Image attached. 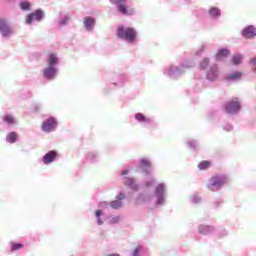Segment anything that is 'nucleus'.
<instances>
[{
    "label": "nucleus",
    "mask_w": 256,
    "mask_h": 256,
    "mask_svg": "<svg viewBox=\"0 0 256 256\" xmlns=\"http://www.w3.org/2000/svg\"><path fill=\"white\" fill-rule=\"evenodd\" d=\"M118 39L126 41L129 45H136L138 41V33L134 27H126L125 25H118L116 30Z\"/></svg>",
    "instance_id": "f257e3e1"
},
{
    "label": "nucleus",
    "mask_w": 256,
    "mask_h": 256,
    "mask_svg": "<svg viewBox=\"0 0 256 256\" xmlns=\"http://www.w3.org/2000/svg\"><path fill=\"white\" fill-rule=\"evenodd\" d=\"M194 65V61H184L181 66L170 64V66H167V68L164 69V75L169 76V78L172 79H177L184 75L185 69H190V67H194Z\"/></svg>",
    "instance_id": "f03ea898"
},
{
    "label": "nucleus",
    "mask_w": 256,
    "mask_h": 256,
    "mask_svg": "<svg viewBox=\"0 0 256 256\" xmlns=\"http://www.w3.org/2000/svg\"><path fill=\"white\" fill-rule=\"evenodd\" d=\"M168 200V188L167 184L161 182L157 184L154 189V204L156 207H162V205H166Z\"/></svg>",
    "instance_id": "7ed1b4c3"
},
{
    "label": "nucleus",
    "mask_w": 256,
    "mask_h": 256,
    "mask_svg": "<svg viewBox=\"0 0 256 256\" xmlns=\"http://www.w3.org/2000/svg\"><path fill=\"white\" fill-rule=\"evenodd\" d=\"M227 182H229V178L224 174L212 176L207 185V189L210 190V192H218Z\"/></svg>",
    "instance_id": "20e7f679"
},
{
    "label": "nucleus",
    "mask_w": 256,
    "mask_h": 256,
    "mask_svg": "<svg viewBox=\"0 0 256 256\" xmlns=\"http://www.w3.org/2000/svg\"><path fill=\"white\" fill-rule=\"evenodd\" d=\"M128 174H129L128 169H124L122 170V172H120V176L122 177V183L124 184V186H127L128 188H130V190H133L134 192H138L140 188L139 184L135 182L134 178H131L130 176H128Z\"/></svg>",
    "instance_id": "39448f33"
},
{
    "label": "nucleus",
    "mask_w": 256,
    "mask_h": 256,
    "mask_svg": "<svg viewBox=\"0 0 256 256\" xmlns=\"http://www.w3.org/2000/svg\"><path fill=\"white\" fill-rule=\"evenodd\" d=\"M242 108V102L239 98H232L225 104V111L227 114H237Z\"/></svg>",
    "instance_id": "423d86ee"
},
{
    "label": "nucleus",
    "mask_w": 256,
    "mask_h": 256,
    "mask_svg": "<svg viewBox=\"0 0 256 256\" xmlns=\"http://www.w3.org/2000/svg\"><path fill=\"white\" fill-rule=\"evenodd\" d=\"M0 33L4 38L10 37L14 33L11 23L6 17H1L0 19Z\"/></svg>",
    "instance_id": "0eeeda50"
},
{
    "label": "nucleus",
    "mask_w": 256,
    "mask_h": 256,
    "mask_svg": "<svg viewBox=\"0 0 256 256\" xmlns=\"http://www.w3.org/2000/svg\"><path fill=\"white\" fill-rule=\"evenodd\" d=\"M45 19V13L42 9H36L32 13H29L26 17V24L32 25L33 21L41 22Z\"/></svg>",
    "instance_id": "6e6552de"
},
{
    "label": "nucleus",
    "mask_w": 256,
    "mask_h": 256,
    "mask_svg": "<svg viewBox=\"0 0 256 256\" xmlns=\"http://www.w3.org/2000/svg\"><path fill=\"white\" fill-rule=\"evenodd\" d=\"M47 64L46 68L43 70V76L46 78V80H54L56 76L58 75V68H52L50 58L48 56L47 58Z\"/></svg>",
    "instance_id": "1a4fd4ad"
},
{
    "label": "nucleus",
    "mask_w": 256,
    "mask_h": 256,
    "mask_svg": "<svg viewBox=\"0 0 256 256\" xmlns=\"http://www.w3.org/2000/svg\"><path fill=\"white\" fill-rule=\"evenodd\" d=\"M57 126V119L54 116H50V118H46L42 123V130L43 132H53L56 130Z\"/></svg>",
    "instance_id": "9d476101"
},
{
    "label": "nucleus",
    "mask_w": 256,
    "mask_h": 256,
    "mask_svg": "<svg viewBox=\"0 0 256 256\" xmlns=\"http://www.w3.org/2000/svg\"><path fill=\"white\" fill-rule=\"evenodd\" d=\"M137 164L143 174L146 176L151 174L152 162L149 158H140V160L137 161Z\"/></svg>",
    "instance_id": "9b49d317"
},
{
    "label": "nucleus",
    "mask_w": 256,
    "mask_h": 256,
    "mask_svg": "<svg viewBox=\"0 0 256 256\" xmlns=\"http://www.w3.org/2000/svg\"><path fill=\"white\" fill-rule=\"evenodd\" d=\"M218 76H219L218 64H211V66L209 67V69L206 72L207 80L214 82L215 80H217Z\"/></svg>",
    "instance_id": "f8f14e48"
},
{
    "label": "nucleus",
    "mask_w": 256,
    "mask_h": 256,
    "mask_svg": "<svg viewBox=\"0 0 256 256\" xmlns=\"http://www.w3.org/2000/svg\"><path fill=\"white\" fill-rule=\"evenodd\" d=\"M135 120L139 122V124H142V126L144 127H148L153 124V118H151L150 116H145L143 112H137L135 114Z\"/></svg>",
    "instance_id": "ddd939ff"
},
{
    "label": "nucleus",
    "mask_w": 256,
    "mask_h": 256,
    "mask_svg": "<svg viewBox=\"0 0 256 256\" xmlns=\"http://www.w3.org/2000/svg\"><path fill=\"white\" fill-rule=\"evenodd\" d=\"M242 37L245 39H254L256 37V27L254 25H247L241 31Z\"/></svg>",
    "instance_id": "4468645a"
},
{
    "label": "nucleus",
    "mask_w": 256,
    "mask_h": 256,
    "mask_svg": "<svg viewBox=\"0 0 256 256\" xmlns=\"http://www.w3.org/2000/svg\"><path fill=\"white\" fill-rule=\"evenodd\" d=\"M57 156V150H49V152H46V154H44L42 162H44V164H52L53 162H55Z\"/></svg>",
    "instance_id": "2eb2a0df"
},
{
    "label": "nucleus",
    "mask_w": 256,
    "mask_h": 256,
    "mask_svg": "<svg viewBox=\"0 0 256 256\" xmlns=\"http://www.w3.org/2000/svg\"><path fill=\"white\" fill-rule=\"evenodd\" d=\"M125 198L124 192H120V194L116 196V200L110 202V207H112V209H120V207H123V200H125Z\"/></svg>",
    "instance_id": "dca6fc26"
},
{
    "label": "nucleus",
    "mask_w": 256,
    "mask_h": 256,
    "mask_svg": "<svg viewBox=\"0 0 256 256\" xmlns=\"http://www.w3.org/2000/svg\"><path fill=\"white\" fill-rule=\"evenodd\" d=\"M83 25L86 31L91 32L94 31L96 25L95 17H84Z\"/></svg>",
    "instance_id": "f3484780"
},
{
    "label": "nucleus",
    "mask_w": 256,
    "mask_h": 256,
    "mask_svg": "<svg viewBox=\"0 0 256 256\" xmlns=\"http://www.w3.org/2000/svg\"><path fill=\"white\" fill-rule=\"evenodd\" d=\"M100 160L99 152L91 151L86 153V162L89 164H97Z\"/></svg>",
    "instance_id": "a211bd4d"
},
{
    "label": "nucleus",
    "mask_w": 256,
    "mask_h": 256,
    "mask_svg": "<svg viewBox=\"0 0 256 256\" xmlns=\"http://www.w3.org/2000/svg\"><path fill=\"white\" fill-rule=\"evenodd\" d=\"M208 15L211 19L218 20L222 15V11L219 7L213 6L208 9Z\"/></svg>",
    "instance_id": "6ab92c4d"
},
{
    "label": "nucleus",
    "mask_w": 256,
    "mask_h": 256,
    "mask_svg": "<svg viewBox=\"0 0 256 256\" xmlns=\"http://www.w3.org/2000/svg\"><path fill=\"white\" fill-rule=\"evenodd\" d=\"M126 80H127V74H116L113 77L112 85L113 86H123V84H125Z\"/></svg>",
    "instance_id": "aec40b11"
},
{
    "label": "nucleus",
    "mask_w": 256,
    "mask_h": 256,
    "mask_svg": "<svg viewBox=\"0 0 256 256\" xmlns=\"http://www.w3.org/2000/svg\"><path fill=\"white\" fill-rule=\"evenodd\" d=\"M213 231H215V227H213V225H198V232L202 233L203 235H210V233H213Z\"/></svg>",
    "instance_id": "412c9836"
},
{
    "label": "nucleus",
    "mask_w": 256,
    "mask_h": 256,
    "mask_svg": "<svg viewBox=\"0 0 256 256\" xmlns=\"http://www.w3.org/2000/svg\"><path fill=\"white\" fill-rule=\"evenodd\" d=\"M147 249L144 245H137L131 252V256H146Z\"/></svg>",
    "instance_id": "4be33fe9"
},
{
    "label": "nucleus",
    "mask_w": 256,
    "mask_h": 256,
    "mask_svg": "<svg viewBox=\"0 0 256 256\" xmlns=\"http://www.w3.org/2000/svg\"><path fill=\"white\" fill-rule=\"evenodd\" d=\"M52 69H58V65H60V59L56 53H50L48 55Z\"/></svg>",
    "instance_id": "5701e85b"
},
{
    "label": "nucleus",
    "mask_w": 256,
    "mask_h": 256,
    "mask_svg": "<svg viewBox=\"0 0 256 256\" xmlns=\"http://www.w3.org/2000/svg\"><path fill=\"white\" fill-rule=\"evenodd\" d=\"M3 121L6 122L8 126H13L14 124H17V118H15L13 114H5V116H3Z\"/></svg>",
    "instance_id": "b1692460"
},
{
    "label": "nucleus",
    "mask_w": 256,
    "mask_h": 256,
    "mask_svg": "<svg viewBox=\"0 0 256 256\" xmlns=\"http://www.w3.org/2000/svg\"><path fill=\"white\" fill-rule=\"evenodd\" d=\"M95 218L97 225H103L104 223V212L99 208L98 210H95Z\"/></svg>",
    "instance_id": "393cba45"
},
{
    "label": "nucleus",
    "mask_w": 256,
    "mask_h": 256,
    "mask_svg": "<svg viewBox=\"0 0 256 256\" xmlns=\"http://www.w3.org/2000/svg\"><path fill=\"white\" fill-rule=\"evenodd\" d=\"M19 7H20L21 11H31L32 3H31V1L23 0V1H20Z\"/></svg>",
    "instance_id": "a878e982"
},
{
    "label": "nucleus",
    "mask_w": 256,
    "mask_h": 256,
    "mask_svg": "<svg viewBox=\"0 0 256 256\" xmlns=\"http://www.w3.org/2000/svg\"><path fill=\"white\" fill-rule=\"evenodd\" d=\"M229 55H230L229 49H226V48L219 49L216 55V61H221L223 57H229Z\"/></svg>",
    "instance_id": "bb28decb"
},
{
    "label": "nucleus",
    "mask_w": 256,
    "mask_h": 256,
    "mask_svg": "<svg viewBox=\"0 0 256 256\" xmlns=\"http://www.w3.org/2000/svg\"><path fill=\"white\" fill-rule=\"evenodd\" d=\"M242 77V72L240 70H235V72H230L226 75V80H239Z\"/></svg>",
    "instance_id": "cd10ccee"
},
{
    "label": "nucleus",
    "mask_w": 256,
    "mask_h": 256,
    "mask_svg": "<svg viewBox=\"0 0 256 256\" xmlns=\"http://www.w3.org/2000/svg\"><path fill=\"white\" fill-rule=\"evenodd\" d=\"M137 202L148 204L149 202H151V196H149L148 194H138Z\"/></svg>",
    "instance_id": "c85d7f7f"
},
{
    "label": "nucleus",
    "mask_w": 256,
    "mask_h": 256,
    "mask_svg": "<svg viewBox=\"0 0 256 256\" xmlns=\"http://www.w3.org/2000/svg\"><path fill=\"white\" fill-rule=\"evenodd\" d=\"M6 141L9 142L10 144H14L15 142H17L16 132H9L6 136Z\"/></svg>",
    "instance_id": "c756f323"
},
{
    "label": "nucleus",
    "mask_w": 256,
    "mask_h": 256,
    "mask_svg": "<svg viewBox=\"0 0 256 256\" xmlns=\"http://www.w3.org/2000/svg\"><path fill=\"white\" fill-rule=\"evenodd\" d=\"M187 146H188V148H190L191 150H198V148H199V142H198V140H188Z\"/></svg>",
    "instance_id": "7c9ffc66"
},
{
    "label": "nucleus",
    "mask_w": 256,
    "mask_h": 256,
    "mask_svg": "<svg viewBox=\"0 0 256 256\" xmlns=\"http://www.w3.org/2000/svg\"><path fill=\"white\" fill-rule=\"evenodd\" d=\"M69 21H70L69 15H64L63 17H60L58 21V25L59 27H64L65 25H67V23H69Z\"/></svg>",
    "instance_id": "2f4dec72"
},
{
    "label": "nucleus",
    "mask_w": 256,
    "mask_h": 256,
    "mask_svg": "<svg viewBox=\"0 0 256 256\" xmlns=\"http://www.w3.org/2000/svg\"><path fill=\"white\" fill-rule=\"evenodd\" d=\"M210 166L211 162H209L208 160H203L198 164L199 170H207L208 168H210Z\"/></svg>",
    "instance_id": "473e14b6"
},
{
    "label": "nucleus",
    "mask_w": 256,
    "mask_h": 256,
    "mask_svg": "<svg viewBox=\"0 0 256 256\" xmlns=\"http://www.w3.org/2000/svg\"><path fill=\"white\" fill-rule=\"evenodd\" d=\"M210 65V59L208 57H205L201 62H200V69L202 71H205L207 67Z\"/></svg>",
    "instance_id": "72a5a7b5"
},
{
    "label": "nucleus",
    "mask_w": 256,
    "mask_h": 256,
    "mask_svg": "<svg viewBox=\"0 0 256 256\" xmlns=\"http://www.w3.org/2000/svg\"><path fill=\"white\" fill-rule=\"evenodd\" d=\"M242 61H243L242 55H234V57H232L233 65H240V63H242Z\"/></svg>",
    "instance_id": "f704fd0d"
},
{
    "label": "nucleus",
    "mask_w": 256,
    "mask_h": 256,
    "mask_svg": "<svg viewBox=\"0 0 256 256\" xmlns=\"http://www.w3.org/2000/svg\"><path fill=\"white\" fill-rule=\"evenodd\" d=\"M23 247H24L23 243H15V242L11 243V251H17L19 249H22Z\"/></svg>",
    "instance_id": "c9c22d12"
},
{
    "label": "nucleus",
    "mask_w": 256,
    "mask_h": 256,
    "mask_svg": "<svg viewBox=\"0 0 256 256\" xmlns=\"http://www.w3.org/2000/svg\"><path fill=\"white\" fill-rule=\"evenodd\" d=\"M191 202L192 204H201L202 198L198 194H195L194 196H192Z\"/></svg>",
    "instance_id": "e433bc0d"
},
{
    "label": "nucleus",
    "mask_w": 256,
    "mask_h": 256,
    "mask_svg": "<svg viewBox=\"0 0 256 256\" xmlns=\"http://www.w3.org/2000/svg\"><path fill=\"white\" fill-rule=\"evenodd\" d=\"M155 184H157V180H155V178H151V180H147V182H145L146 188H151V186H154Z\"/></svg>",
    "instance_id": "4c0bfd02"
},
{
    "label": "nucleus",
    "mask_w": 256,
    "mask_h": 256,
    "mask_svg": "<svg viewBox=\"0 0 256 256\" xmlns=\"http://www.w3.org/2000/svg\"><path fill=\"white\" fill-rule=\"evenodd\" d=\"M207 47L206 45H202L197 51H196V55L198 57H200L203 53H205Z\"/></svg>",
    "instance_id": "58836bf2"
},
{
    "label": "nucleus",
    "mask_w": 256,
    "mask_h": 256,
    "mask_svg": "<svg viewBox=\"0 0 256 256\" xmlns=\"http://www.w3.org/2000/svg\"><path fill=\"white\" fill-rule=\"evenodd\" d=\"M121 221V216H111L110 223H119Z\"/></svg>",
    "instance_id": "ea45409f"
},
{
    "label": "nucleus",
    "mask_w": 256,
    "mask_h": 256,
    "mask_svg": "<svg viewBox=\"0 0 256 256\" xmlns=\"http://www.w3.org/2000/svg\"><path fill=\"white\" fill-rule=\"evenodd\" d=\"M223 204H224L223 200H214L213 207L217 209V207H221V205Z\"/></svg>",
    "instance_id": "a19ab883"
},
{
    "label": "nucleus",
    "mask_w": 256,
    "mask_h": 256,
    "mask_svg": "<svg viewBox=\"0 0 256 256\" xmlns=\"http://www.w3.org/2000/svg\"><path fill=\"white\" fill-rule=\"evenodd\" d=\"M109 202H99L98 207H100L103 211V209H107L109 207Z\"/></svg>",
    "instance_id": "79ce46f5"
},
{
    "label": "nucleus",
    "mask_w": 256,
    "mask_h": 256,
    "mask_svg": "<svg viewBox=\"0 0 256 256\" xmlns=\"http://www.w3.org/2000/svg\"><path fill=\"white\" fill-rule=\"evenodd\" d=\"M223 130H226V132H231V130H233V125L232 124H225L223 126Z\"/></svg>",
    "instance_id": "37998d69"
},
{
    "label": "nucleus",
    "mask_w": 256,
    "mask_h": 256,
    "mask_svg": "<svg viewBox=\"0 0 256 256\" xmlns=\"http://www.w3.org/2000/svg\"><path fill=\"white\" fill-rule=\"evenodd\" d=\"M250 65H255V73H256V57L250 59Z\"/></svg>",
    "instance_id": "c03bdc74"
},
{
    "label": "nucleus",
    "mask_w": 256,
    "mask_h": 256,
    "mask_svg": "<svg viewBox=\"0 0 256 256\" xmlns=\"http://www.w3.org/2000/svg\"><path fill=\"white\" fill-rule=\"evenodd\" d=\"M197 13L200 15H205V13H207L206 9H198Z\"/></svg>",
    "instance_id": "a18cd8bd"
},
{
    "label": "nucleus",
    "mask_w": 256,
    "mask_h": 256,
    "mask_svg": "<svg viewBox=\"0 0 256 256\" xmlns=\"http://www.w3.org/2000/svg\"><path fill=\"white\" fill-rule=\"evenodd\" d=\"M107 256H122V255H120V253H109V255Z\"/></svg>",
    "instance_id": "49530a36"
},
{
    "label": "nucleus",
    "mask_w": 256,
    "mask_h": 256,
    "mask_svg": "<svg viewBox=\"0 0 256 256\" xmlns=\"http://www.w3.org/2000/svg\"><path fill=\"white\" fill-rule=\"evenodd\" d=\"M35 110L38 111L39 110V106H35Z\"/></svg>",
    "instance_id": "de8ad7c7"
},
{
    "label": "nucleus",
    "mask_w": 256,
    "mask_h": 256,
    "mask_svg": "<svg viewBox=\"0 0 256 256\" xmlns=\"http://www.w3.org/2000/svg\"><path fill=\"white\" fill-rule=\"evenodd\" d=\"M223 235H227V231H224V232H223Z\"/></svg>",
    "instance_id": "09e8293b"
}]
</instances>
